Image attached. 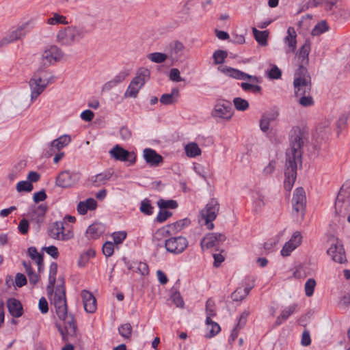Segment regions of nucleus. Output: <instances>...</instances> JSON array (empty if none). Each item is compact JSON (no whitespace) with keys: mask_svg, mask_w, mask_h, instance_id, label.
Wrapping results in <instances>:
<instances>
[{"mask_svg":"<svg viewBox=\"0 0 350 350\" xmlns=\"http://www.w3.org/2000/svg\"><path fill=\"white\" fill-rule=\"evenodd\" d=\"M26 26L27 24H24L10 31L0 40V46L8 45L25 37L26 35V32L25 31Z\"/></svg>","mask_w":350,"mask_h":350,"instance_id":"obj_20","label":"nucleus"},{"mask_svg":"<svg viewBox=\"0 0 350 350\" xmlns=\"http://www.w3.org/2000/svg\"><path fill=\"white\" fill-rule=\"evenodd\" d=\"M109 154L111 157L120 161H129L130 163H135L136 157L133 152H130L124 149L119 145H116L111 150Z\"/></svg>","mask_w":350,"mask_h":350,"instance_id":"obj_18","label":"nucleus"},{"mask_svg":"<svg viewBox=\"0 0 350 350\" xmlns=\"http://www.w3.org/2000/svg\"><path fill=\"white\" fill-rule=\"evenodd\" d=\"M16 189L18 193H21V192H24V191L31 192L33 190V185L30 182L26 181V180H22V181H19L17 183Z\"/></svg>","mask_w":350,"mask_h":350,"instance_id":"obj_45","label":"nucleus"},{"mask_svg":"<svg viewBox=\"0 0 350 350\" xmlns=\"http://www.w3.org/2000/svg\"><path fill=\"white\" fill-rule=\"evenodd\" d=\"M190 224V220L187 218L181 219L180 221H176L174 224H172L171 225H169L166 227L161 228L159 230H157L155 232V237L157 238V237H165L170 234V230L172 229L173 230L176 231H180L185 226H189Z\"/></svg>","mask_w":350,"mask_h":350,"instance_id":"obj_22","label":"nucleus"},{"mask_svg":"<svg viewBox=\"0 0 350 350\" xmlns=\"http://www.w3.org/2000/svg\"><path fill=\"white\" fill-rule=\"evenodd\" d=\"M241 87L245 92H252L254 93H259L261 92V87L258 85H254L248 83H241Z\"/></svg>","mask_w":350,"mask_h":350,"instance_id":"obj_53","label":"nucleus"},{"mask_svg":"<svg viewBox=\"0 0 350 350\" xmlns=\"http://www.w3.org/2000/svg\"><path fill=\"white\" fill-rule=\"evenodd\" d=\"M167 55L165 53L155 52L150 53L148 58L155 63H163L167 59Z\"/></svg>","mask_w":350,"mask_h":350,"instance_id":"obj_49","label":"nucleus"},{"mask_svg":"<svg viewBox=\"0 0 350 350\" xmlns=\"http://www.w3.org/2000/svg\"><path fill=\"white\" fill-rule=\"evenodd\" d=\"M179 96V90L174 88L172 90L171 93L163 94L160 98V102L165 105H172L177 102Z\"/></svg>","mask_w":350,"mask_h":350,"instance_id":"obj_32","label":"nucleus"},{"mask_svg":"<svg viewBox=\"0 0 350 350\" xmlns=\"http://www.w3.org/2000/svg\"><path fill=\"white\" fill-rule=\"evenodd\" d=\"M228 53L226 51L223 50L215 51L213 55V58L215 64H223L225 59L227 57Z\"/></svg>","mask_w":350,"mask_h":350,"instance_id":"obj_48","label":"nucleus"},{"mask_svg":"<svg viewBox=\"0 0 350 350\" xmlns=\"http://www.w3.org/2000/svg\"><path fill=\"white\" fill-rule=\"evenodd\" d=\"M296 307L297 305L293 304L284 308L281 314L278 317L275 321V325H280L283 321H286L288 317L295 311Z\"/></svg>","mask_w":350,"mask_h":350,"instance_id":"obj_37","label":"nucleus"},{"mask_svg":"<svg viewBox=\"0 0 350 350\" xmlns=\"http://www.w3.org/2000/svg\"><path fill=\"white\" fill-rule=\"evenodd\" d=\"M22 264L28 276L29 283L32 285H36L40 280L39 274L36 273L33 271L30 262H26L24 260Z\"/></svg>","mask_w":350,"mask_h":350,"instance_id":"obj_34","label":"nucleus"},{"mask_svg":"<svg viewBox=\"0 0 350 350\" xmlns=\"http://www.w3.org/2000/svg\"><path fill=\"white\" fill-rule=\"evenodd\" d=\"M184 50V44L178 40H174L171 42L167 46L169 56L172 59H178L181 57Z\"/></svg>","mask_w":350,"mask_h":350,"instance_id":"obj_27","label":"nucleus"},{"mask_svg":"<svg viewBox=\"0 0 350 350\" xmlns=\"http://www.w3.org/2000/svg\"><path fill=\"white\" fill-rule=\"evenodd\" d=\"M29 221L26 219H23L20 221L18 229L22 234H26L29 231Z\"/></svg>","mask_w":350,"mask_h":350,"instance_id":"obj_61","label":"nucleus"},{"mask_svg":"<svg viewBox=\"0 0 350 350\" xmlns=\"http://www.w3.org/2000/svg\"><path fill=\"white\" fill-rule=\"evenodd\" d=\"M46 23L51 25L58 24L67 25L68 22L66 16L60 15L58 13H53V16L47 19Z\"/></svg>","mask_w":350,"mask_h":350,"instance_id":"obj_42","label":"nucleus"},{"mask_svg":"<svg viewBox=\"0 0 350 350\" xmlns=\"http://www.w3.org/2000/svg\"><path fill=\"white\" fill-rule=\"evenodd\" d=\"M153 206L150 204V201L148 199H144L140 204V211L147 215H150L153 213Z\"/></svg>","mask_w":350,"mask_h":350,"instance_id":"obj_47","label":"nucleus"},{"mask_svg":"<svg viewBox=\"0 0 350 350\" xmlns=\"http://www.w3.org/2000/svg\"><path fill=\"white\" fill-rule=\"evenodd\" d=\"M254 36L258 43L261 46H267V38L269 36V33L267 31H258L256 28H253L252 29Z\"/></svg>","mask_w":350,"mask_h":350,"instance_id":"obj_38","label":"nucleus"},{"mask_svg":"<svg viewBox=\"0 0 350 350\" xmlns=\"http://www.w3.org/2000/svg\"><path fill=\"white\" fill-rule=\"evenodd\" d=\"M132 268L136 269L137 270V271L142 275H148L149 273V268L146 262H135Z\"/></svg>","mask_w":350,"mask_h":350,"instance_id":"obj_52","label":"nucleus"},{"mask_svg":"<svg viewBox=\"0 0 350 350\" xmlns=\"http://www.w3.org/2000/svg\"><path fill=\"white\" fill-rule=\"evenodd\" d=\"M305 138V131L299 127H293L290 133L291 148L286 152V170L285 179L284 181V189L290 191L293 188L297 177L298 166H301L302 146Z\"/></svg>","mask_w":350,"mask_h":350,"instance_id":"obj_1","label":"nucleus"},{"mask_svg":"<svg viewBox=\"0 0 350 350\" xmlns=\"http://www.w3.org/2000/svg\"><path fill=\"white\" fill-rule=\"evenodd\" d=\"M172 215V213L171 212L166 210L161 209L157 215L156 219L157 221L162 223Z\"/></svg>","mask_w":350,"mask_h":350,"instance_id":"obj_56","label":"nucleus"},{"mask_svg":"<svg viewBox=\"0 0 350 350\" xmlns=\"http://www.w3.org/2000/svg\"><path fill=\"white\" fill-rule=\"evenodd\" d=\"M87 33L88 31L83 27L68 26L59 30L56 41L63 46H71L75 42L83 38Z\"/></svg>","mask_w":350,"mask_h":350,"instance_id":"obj_4","label":"nucleus"},{"mask_svg":"<svg viewBox=\"0 0 350 350\" xmlns=\"http://www.w3.org/2000/svg\"><path fill=\"white\" fill-rule=\"evenodd\" d=\"M129 75V72L128 70H122L116 76H115V77L112 80L117 85L119 83H122Z\"/></svg>","mask_w":350,"mask_h":350,"instance_id":"obj_63","label":"nucleus"},{"mask_svg":"<svg viewBox=\"0 0 350 350\" xmlns=\"http://www.w3.org/2000/svg\"><path fill=\"white\" fill-rule=\"evenodd\" d=\"M105 228L102 224L94 223L86 230V237L88 239H96L104 232Z\"/></svg>","mask_w":350,"mask_h":350,"instance_id":"obj_29","label":"nucleus"},{"mask_svg":"<svg viewBox=\"0 0 350 350\" xmlns=\"http://www.w3.org/2000/svg\"><path fill=\"white\" fill-rule=\"evenodd\" d=\"M329 124V120L321 121L317 126L315 133L312 134L311 146L313 152H311V157H317L322 141L328 137Z\"/></svg>","mask_w":350,"mask_h":350,"instance_id":"obj_7","label":"nucleus"},{"mask_svg":"<svg viewBox=\"0 0 350 350\" xmlns=\"http://www.w3.org/2000/svg\"><path fill=\"white\" fill-rule=\"evenodd\" d=\"M219 211V204L218 201L215 198H212L200 211L202 220L204 221V224L208 230L213 229L214 224L213 221L216 219Z\"/></svg>","mask_w":350,"mask_h":350,"instance_id":"obj_9","label":"nucleus"},{"mask_svg":"<svg viewBox=\"0 0 350 350\" xmlns=\"http://www.w3.org/2000/svg\"><path fill=\"white\" fill-rule=\"evenodd\" d=\"M341 308L346 309L350 307V293L345 295L339 302Z\"/></svg>","mask_w":350,"mask_h":350,"instance_id":"obj_64","label":"nucleus"},{"mask_svg":"<svg viewBox=\"0 0 350 350\" xmlns=\"http://www.w3.org/2000/svg\"><path fill=\"white\" fill-rule=\"evenodd\" d=\"M47 211V206L40 204L32 208L31 213L29 214L31 221L35 222L39 228L44 223L45 214Z\"/></svg>","mask_w":350,"mask_h":350,"instance_id":"obj_23","label":"nucleus"},{"mask_svg":"<svg viewBox=\"0 0 350 350\" xmlns=\"http://www.w3.org/2000/svg\"><path fill=\"white\" fill-rule=\"evenodd\" d=\"M112 175L113 172L110 170L97 174L93 182L94 186L98 187L100 185L105 183L106 181L110 179Z\"/></svg>","mask_w":350,"mask_h":350,"instance_id":"obj_39","label":"nucleus"},{"mask_svg":"<svg viewBox=\"0 0 350 350\" xmlns=\"http://www.w3.org/2000/svg\"><path fill=\"white\" fill-rule=\"evenodd\" d=\"M171 299L173 303L179 308H183L184 306V301L178 292H175L172 294Z\"/></svg>","mask_w":350,"mask_h":350,"instance_id":"obj_57","label":"nucleus"},{"mask_svg":"<svg viewBox=\"0 0 350 350\" xmlns=\"http://www.w3.org/2000/svg\"><path fill=\"white\" fill-rule=\"evenodd\" d=\"M233 103H234V107L238 111H245L246 109H247L249 107L248 102L246 100L241 98L240 97L234 98Z\"/></svg>","mask_w":350,"mask_h":350,"instance_id":"obj_50","label":"nucleus"},{"mask_svg":"<svg viewBox=\"0 0 350 350\" xmlns=\"http://www.w3.org/2000/svg\"><path fill=\"white\" fill-rule=\"evenodd\" d=\"M170 79L172 81L180 82L184 79L180 75V71L178 68H172L170 72Z\"/></svg>","mask_w":350,"mask_h":350,"instance_id":"obj_59","label":"nucleus"},{"mask_svg":"<svg viewBox=\"0 0 350 350\" xmlns=\"http://www.w3.org/2000/svg\"><path fill=\"white\" fill-rule=\"evenodd\" d=\"M71 141V138L68 135H63L58 138L54 139L51 142V146L54 147L57 151L68 146Z\"/></svg>","mask_w":350,"mask_h":350,"instance_id":"obj_36","label":"nucleus"},{"mask_svg":"<svg viewBox=\"0 0 350 350\" xmlns=\"http://www.w3.org/2000/svg\"><path fill=\"white\" fill-rule=\"evenodd\" d=\"M49 236L56 240L66 241L74 237L72 227L64 224V221H55L52 223L48 229Z\"/></svg>","mask_w":350,"mask_h":350,"instance_id":"obj_6","label":"nucleus"},{"mask_svg":"<svg viewBox=\"0 0 350 350\" xmlns=\"http://www.w3.org/2000/svg\"><path fill=\"white\" fill-rule=\"evenodd\" d=\"M119 334L124 338H129L132 334V326L130 323H124L118 328Z\"/></svg>","mask_w":350,"mask_h":350,"instance_id":"obj_51","label":"nucleus"},{"mask_svg":"<svg viewBox=\"0 0 350 350\" xmlns=\"http://www.w3.org/2000/svg\"><path fill=\"white\" fill-rule=\"evenodd\" d=\"M206 323L210 322L211 317H213L216 315L215 304L214 300H213L212 299H208L206 301Z\"/></svg>","mask_w":350,"mask_h":350,"instance_id":"obj_40","label":"nucleus"},{"mask_svg":"<svg viewBox=\"0 0 350 350\" xmlns=\"http://www.w3.org/2000/svg\"><path fill=\"white\" fill-rule=\"evenodd\" d=\"M302 241V236L298 231L295 232L290 240L285 243L281 250L280 254L283 257L289 256L293 251L300 245Z\"/></svg>","mask_w":350,"mask_h":350,"instance_id":"obj_19","label":"nucleus"},{"mask_svg":"<svg viewBox=\"0 0 350 350\" xmlns=\"http://www.w3.org/2000/svg\"><path fill=\"white\" fill-rule=\"evenodd\" d=\"M278 116L277 111H270L264 113L260 120V127L263 132H267L269 129V124Z\"/></svg>","mask_w":350,"mask_h":350,"instance_id":"obj_30","label":"nucleus"},{"mask_svg":"<svg viewBox=\"0 0 350 350\" xmlns=\"http://www.w3.org/2000/svg\"><path fill=\"white\" fill-rule=\"evenodd\" d=\"M144 158L150 166H158L163 162V157L154 150L146 148L144 150Z\"/></svg>","mask_w":350,"mask_h":350,"instance_id":"obj_26","label":"nucleus"},{"mask_svg":"<svg viewBox=\"0 0 350 350\" xmlns=\"http://www.w3.org/2000/svg\"><path fill=\"white\" fill-rule=\"evenodd\" d=\"M81 178V174L77 172L66 170L62 172L56 178V185L62 188H69L76 185Z\"/></svg>","mask_w":350,"mask_h":350,"instance_id":"obj_14","label":"nucleus"},{"mask_svg":"<svg viewBox=\"0 0 350 350\" xmlns=\"http://www.w3.org/2000/svg\"><path fill=\"white\" fill-rule=\"evenodd\" d=\"M43 71L44 69L42 68H38L29 80V85L31 89V98L32 100L36 99L45 89V85L41 84L42 81L41 73Z\"/></svg>","mask_w":350,"mask_h":350,"instance_id":"obj_15","label":"nucleus"},{"mask_svg":"<svg viewBox=\"0 0 350 350\" xmlns=\"http://www.w3.org/2000/svg\"><path fill=\"white\" fill-rule=\"evenodd\" d=\"M27 282V278H26V276L23 274V273H16V276H15V285L17 286V287H22L23 286H25Z\"/></svg>","mask_w":350,"mask_h":350,"instance_id":"obj_60","label":"nucleus"},{"mask_svg":"<svg viewBox=\"0 0 350 350\" xmlns=\"http://www.w3.org/2000/svg\"><path fill=\"white\" fill-rule=\"evenodd\" d=\"M62 283H64V280H62ZM53 304L57 315L60 320L64 321V327L59 326L58 330L62 336V340L66 342L68 340V336H76L77 326L74 317L71 314H68L66 290L64 284L57 286L53 297Z\"/></svg>","mask_w":350,"mask_h":350,"instance_id":"obj_2","label":"nucleus"},{"mask_svg":"<svg viewBox=\"0 0 350 350\" xmlns=\"http://www.w3.org/2000/svg\"><path fill=\"white\" fill-rule=\"evenodd\" d=\"M337 3V0H312L308 1V8L321 6L326 11H330L333 9Z\"/></svg>","mask_w":350,"mask_h":350,"instance_id":"obj_33","label":"nucleus"},{"mask_svg":"<svg viewBox=\"0 0 350 350\" xmlns=\"http://www.w3.org/2000/svg\"><path fill=\"white\" fill-rule=\"evenodd\" d=\"M286 45V52L294 53L297 48V33L293 27H289L287 29V35L284 39Z\"/></svg>","mask_w":350,"mask_h":350,"instance_id":"obj_25","label":"nucleus"},{"mask_svg":"<svg viewBox=\"0 0 350 350\" xmlns=\"http://www.w3.org/2000/svg\"><path fill=\"white\" fill-rule=\"evenodd\" d=\"M57 264L55 262L50 265L49 273V284L47 285L46 290L49 294H52L54 289V286L56 282V275L57 273Z\"/></svg>","mask_w":350,"mask_h":350,"instance_id":"obj_31","label":"nucleus"},{"mask_svg":"<svg viewBox=\"0 0 350 350\" xmlns=\"http://www.w3.org/2000/svg\"><path fill=\"white\" fill-rule=\"evenodd\" d=\"M150 70L145 68H141L138 70L136 77L131 81L129 87L124 92L125 98H136L137 94L144 86L146 81L150 78Z\"/></svg>","mask_w":350,"mask_h":350,"instance_id":"obj_5","label":"nucleus"},{"mask_svg":"<svg viewBox=\"0 0 350 350\" xmlns=\"http://www.w3.org/2000/svg\"><path fill=\"white\" fill-rule=\"evenodd\" d=\"M252 288L253 285H247L244 288H237L231 295L232 300L234 301L243 300L249 294Z\"/></svg>","mask_w":350,"mask_h":350,"instance_id":"obj_35","label":"nucleus"},{"mask_svg":"<svg viewBox=\"0 0 350 350\" xmlns=\"http://www.w3.org/2000/svg\"><path fill=\"white\" fill-rule=\"evenodd\" d=\"M189 245L187 239L182 236L173 237L165 241L167 252L175 255L183 253Z\"/></svg>","mask_w":350,"mask_h":350,"instance_id":"obj_13","label":"nucleus"},{"mask_svg":"<svg viewBox=\"0 0 350 350\" xmlns=\"http://www.w3.org/2000/svg\"><path fill=\"white\" fill-rule=\"evenodd\" d=\"M347 120H348V116L347 114H342L339 118L338 120L337 121V124H336L338 133L341 132L346 127Z\"/></svg>","mask_w":350,"mask_h":350,"instance_id":"obj_58","label":"nucleus"},{"mask_svg":"<svg viewBox=\"0 0 350 350\" xmlns=\"http://www.w3.org/2000/svg\"><path fill=\"white\" fill-rule=\"evenodd\" d=\"M329 247L327 250V254L332 259L338 263H345L347 262L345 251L343 245L338 238L331 236L327 240Z\"/></svg>","mask_w":350,"mask_h":350,"instance_id":"obj_8","label":"nucleus"},{"mask_svg":"<svg viewBox=\"0 0 350 350\" xmlns=\"http://www.w3.org/2000/svg\"><path fill=\"white\" fill-rule=\"evenodd\" d=\"M221 71L225 75L236 79L245 80L247 79L253 83L259 82V80L257 77L250 75L238 69H235L229 66L223 67L222 68H221Z\"/></svg>","mask_w":350,"mask_h":350,"instance_id":"obj_21","label":"nucleus"},{"mask_svg":"<svg viewBox=\"0 0 350 350\" xmlns=\"http://www.w3.org/2000/svg\"><path fill=\"white\" fill-rule=\"evenodd\" d=\"M306 42L295 53L294 64L297 66L294 74V96L300 105L306 107Z\"/></svg>","mask_w":350,"mask_h":350,"instance_id":"obj_3","label":"nucleus"},{"mask_svg":"<svg viewBox=\"0 0 350 350\" xmlns=\"http://www.w3.org/2000/svg\"><path fill=\"white\" fill-rule=\"evenodd\" d=\"M306 204V197L305 190L303 187H297L294 191L292 199L293 214L296 216L300 215L301 220L304 219Z\"/></svg>","mask_w":350,"mask_h":350,"instance_id":"obj_11","label":"nucleus"},{"mask_svg":"<svg viewBox=\"0 0 350 350\" xmlns=\"http://www.w3.org/2000/svg\"><path fill=\"white\" fill-rule=\"evenodd\" d=\"M345 185H343L337 196L335 202V211L336 213L342 217H345L350 214V191H347L345 189Z\"/></svg>","mask_w":350,"mask_h":350,"instance_id":"obj_12","label":"nucleus"},{"mask_svg":"<svg viewBox=\"0 0 350 350\" xmlns=\"http://www.w3.org/2000/svg\"><path fill=\"white\" fill-rule=\"evenodd\" d=\"M211 114L214 118L230 120L233 115L231 103L225 100L218 102Z\"/></svg>","mask_w":350,"mask_h":350,"instance_id":"obj_16","label":"nucleus"},{"mask_svg":"<svg viewBox=\"0 0 350 350\" xmlns=\"http://www.w3.org/2000/svg\"><path fill=\"white\" fill-rule=\"evenodd\" d=\"M64 56L63 51L56 45L46 46L41 55L40 64L42 68L50 66L60 61Z\"/></svg>","mask_w":350,"mask_h":350,"instance_id":"obj_10","label":"nucleus"},{"mask_svg":"<svg viewBox=\"0 0 350 350\" xmlns=\"http://www.w3.org/2000/svg\"><path fill=\"white\" fill-rule=\"evenodd\" d=\"M206 323L207 325V328L209 329V333L206 335V338H212L220 332L221 328L219 325L213 321L211 319L210 322Z\"/></svg>","mask_w":350,"mask_h":350,"instance_id":"obj_44","label":"nucleus"},{"mask_svg":"<svg viewBox=\"0 0 350 350\" xmlns=\"http://www.w3.org/2000/svg\"><path fill=\"white\" fill-rule=\"evenodd\" d=\"M7 307L10 314L16 318L23 315V309L21 303L15 298H10L7 301Z\"/></svg>","mask_w":350,"mask_h":350,"instance_id":"obj_28","label":"nucleus"},{"mask_svg":"<svg viewBox=\"0 0 350 350\" xmlns=\"http://www.w3.org/2000/svg\"><path fill=\"white\" fill-rule=\"evenodd\" d=\"M42 250H44L49 255H50L53 258H57L59 256V252L57 247L54 245H51L49 247H44Z\"/></svg>","mask_w":350,"mask_h":350,"instance_id":"obj_62","label":"nucleus"},{"mask_svg":"<svg viewBox=\"0 0 350 350\" xmlns=\"http://www.w3.org/2000/svg\"><path fill=\"white\" fill-rule=\"evenodd\" d=\"M85 310L88 313H94L96 310V300L88 291L83 290L81 293Z\"/></svg>","mask_w":350,"mask_h":350,"instance_id":"obj_24","label":"nucleus"},{"mask_svg":"<svg viewBox=\"0 0 350 350\" xmlns=\"http://www.w3.org/2000/svg\"><path fill=\"white\" fill-rule=\"evenodd\" d=\"M157 204L161 209L166 208H176L178 206V203L174 200H163L161 199L158 201Z\"/></svg>","mask_w":350,"mask_h":350,"instance_id":"obj_46","label":"nucleus"},{"mask_svg":"<svg viewBox=\"0 0 350 350\" xmlns=\"http://www.w3.org/2000/svg\"><path fill=\"white\" fill-rule=\"evenodd\" d=\"M112 237L114 243L118 245L122 243L126 237V232L125 231H120L113 232Z\"/></svg>","mask_w":350,"mask_h":350,"instance_id":"obj_55","label":"nucleus"},{"mask_svg":"<svg viewBox=\"0 0 350 350\" xmlns=\"http://www.w3.org/2000/svg\"><path fill=\"white\" fill-rule=\"evenodd\" d=\"M329 30V26L325 21L319 22L311 31L313 36H318Z\"/></svg>","mask_w":350,"mask_h":350,"instance_id":"obj_43","label":"nucleus"},{"mask_svg":"<svg viewBox=\"0 0 350 350\" xmlns=\"http://www.w3.org/2000/svg\"><path fill=\"white\" fill-rule=\"evenodd\" d=\"M226 239L221 233H208L201 240L200 246L202 250L219 246Z\"/></svg>","mask_w":350,"mask_h":350,"instance_id":"obj_17","label":"nucleus"},{"mask_svg":"<svg viewBox=\"0 0 350 350\" xmlns=\"http://www.w3.org/2000/svg\"><path fill=\"white\" fill-rule=\"evenodd\" d=\"M114 252V245L111 241H107L103 244V253L106 257H110Z\"/></svg>","mask_w":350,"mask_h":350,"instance_id":"obj_54","label":"nucleus"},{"mask_svg":"<svg viewBox=\"0 0 350 350\" xmlns=\"http://www.w3.org/2000/svg\"><path fill=\"white\" fill-rule=\"evenodd\" d=\"M185 152L188 157H196L201 154V150L196 143L191 142L186 145Z\"/></svg>","mask_w":350,"mask_h":350,"instance_id":"obj_41","label":"nucleus"}]
</instances>
